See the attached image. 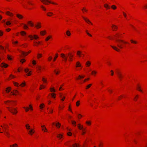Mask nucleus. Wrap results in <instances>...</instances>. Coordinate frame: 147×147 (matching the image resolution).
<instances>
[{"instance_id": "nucleus-10", "label": "nucleus", "mask_w": 147, "mask_h": 147, "mask_svg": "<svg viewBox=\"0 0 147 147\" xmlns=\"http://www.w3.org/2000/svg\"><path fill=\"white\" fill-rule=\"evenodd\" d=\"M4 133L5 135L8 137H9L10 136V134L7 131H6V130H4Z\"/></svg>"}, {"instance_id": "nucleus-14", "label": "nucleus", "mask_w": 147, "mask_h": 147, "mask_svg": "<svg viewBox=\"0 0 147 147\" xmlns=\"http://www.w3.org/2000/svg\"><path fill=\"white\" fill-rule=\"evenodd\" d=\"M4 127H3L2 125H1V126L4 129V130H6L7 129V127H8V125L5 124H4Z\"/></svg>"}, {"instance_id": "nucleus-44", "label": "nucleus", "mask_w": 147, "mask_h": 147, "mask_svg": "<svg viewBox=\"0 0 147 147\" xmlns=\"http://www.w3.org/2000/svg\"><path fill=\"white\" fill-rule=\"evenodd\" d=\"M26 85V83L25 82L22 83L21 84L20 86H21L22 87H23Z\"/></svg>"}, {"instance_id": "nucleus-5", "label": "nucleus", "mask_w": 147, "mask_h": 147, "mask_svg": "<svg viewBox=\"0 0 147 147\" xmlns=\"http://www.w3.org/2000/svg\"><path fill=\"white\" fill-rule=\"evenodd\" d=\"M4 102L7 105H13V104H14V101H10L9 100L7 101H5Z\"/></svg>"}, {"instance_id": "nucleus-1", "label": "nucleus", "mask_w": 147, "mask_h": 147, "mask_svg": "<svg viewBox=\"0 0 147 147\" xmlns=\"http://www.w3.org/2000/svg\"><path fill=\"white\" fill-rule=\"evenodd\" d=\"M116 40L118 42V44L117 45L118 47L121 49L123 48V46L121 44V43L125 44L127 43V42L124 41V40H122L117 39Z\"/></svg>"}, {"instance_id": "nucleus-55", "label": "nucleus", "mask_w": 147, "mask_h": 147, "mask_svg": "<svg viewBox=\"0 0 147 147\" xmlns=\"http://www.w3.org/2000/svg\"><path fill=\"white\" fill-rule=\"evenodd\" d=\"M44 105V104H42L40 105V109H42V108L43 107V106Z\"/></svg>"}, {"instance_id": "nucleus-8", "label": "nucleus", "mask_w": 147, "mask_h": 147, "mask_svg": "<svg viewBox=\"0 0 147 147\" xmlns=\"http://www.w3.org/2000/svg\"><path fill=\"white\" fill-rule=\"evenodd\" d=\"M1 67H4L5 68H6L8 66V65L7 64H5L4 63H2L1 64Z\"/></svg>"}, {"instance_id": "nucleus-9", "label": "nucleus", "mask_w": 147, "mask_h": 147, "mask_svg": "<svg viewBox=\"0 0 147 147\" xmlns=\"http://www.w3.org/2000/svg\"><path fill=\"white\" fill-rule=\"evenodd\" d=\"M111 47L113 48L114 50L117 51H119L120 50L118 48L116 47L111 46Z\"/></svg>"}, {"instance_id": "nucleus-54", "label": "nucleus", "mask_w": 147, "mask_h": 147, "mask_svg": "<svg viewBox=\"0 0 147 147\" xmlns=\"http://www.w3.org/2000/svg\"><path fill=\"white\" fill-rule=\"evenodd\" d=\"M138 95H136V97H135V98H134V100L136 101L137 100V98H138Z\"/></svg>"}, {"instance_id": "nucleus-30", "label": "nucleus", "mask_w": 147, "mask_h": 147, "mask_svg": "<svg viewBox=\"0 0 147 147\" xmlns=\"http://www.w3.org/2000/svg\"><path fill=\"white\" fill-rule=\"evenodd\" d=\"M10 147H16L18 146V145L16 144H15L10 146Z\"/></svg>"}, {"instance_id": "nucleus-60", "label": "nucleus", "mask_w": 147, "mask_h": 147, "mask_svg": "<svg viewBox=\"0 0 147 147\" xmlns=\"http://www.w3.org/2000/svg\"><path fill=\"white\" fill-rule=\"evenodd\" d=\"M13 91L14 92H15V94L17 95V93L18 94L19 93V92L17 90H13Z\"/></svg>"}, {"instance_id": "nucleus-12", "label": "nucleus", "mask_w": 147, "mask_h": 147, "mask_svg": "<svg viewBox=\"0 0 147 147\" xmlns=\"http://www.w3.org/2000/svg\"><path fill=\"white\" fill-rule=\"evenodd\" d=\"M34 131L32 129H30V130L28 132V134L32 135L34 133Z\"/></svg>"}, {"instance_id": "nucleus-51", "label": "nucleus", "mask_w": 147, "mask_h": 147, "mask_svg": "<svg viewBox=\"0 0 147 147\" xmlns=\"http://www.w3.org/2000/svg\"><path fill=\"white\" fill-rule=\"evenodd\" d=\"M51 95L52 96V97L53 98H55V94H54V93H52L51 94Z\"/></svg>"}, {"instance_id": "nucleus-13", "label": "nucleus", "mask_w": 147, "mask_h": 147, "mask_svg": "<svg viewBox=\"0 0 147 147\" xmlns=\"http://www.w3.org/2000/svg\"><path fill=\"white\" fill-rule=\"evenodd\" d=\"M82 17L86 22L88 23H90L91 24H92V23L91 22L89 21V20L85 18L84 17Z\"/></svg>"}, {"instance_id": "nucleus-59", "label": "nucleus", "mask_w": 147, "mask_h": 147, "mask_svg": "<svg viewBox=\"0 0 147 147\" xmlns=\"http://www.w3.org/2000/svg\"><path fill=\"white\" fill-rule=\"evenodd\" d=\"M41 7L44 11L46 10V9L45 8V7L43 5H41Z\"/></svg>"}, {"instance_id": "nucleus-57", "label": "nucleus", "mask_w": 147, "mask_h": 147, "mask_svg": "<svg viewBox=\"0 0 147 147\" xmlns=\"http://www.w3.org/2000/svg\"><path fill=\"white\" fill-rule=\"evenodd\" d=\"M11 23L9 21H7L6 22V24L7 25H10Z\"/></svg>"}, {"instance_id": "nucleus-3", "label": "nucleus", "mask_w": 147, "mask_h": 147, "mask_svg": "<svg viewBox=\"0 0 147 147\" xmlns=\"http://www.w3.org/2000/svg\"><path fill=\"white\" fill-rule=\"evenodd\" d=\"M7 108L13 114H16L17 113V111L15 108H12V109H9V107H7Z\"/></svg>"}, {"instance_id": "nucleus-7", "label": "nucleus", "mask_w": 147, "mask_h": 147, "mask_svg": "<svg viewBox=\"0 0 147 147\" xmlns=\"http://www.w3.org/2000/svg\"><path fill=\"white\" fill-rule=\"evenodd\" d=\"M68 55L69 57V61H72V58L73 55H72L71 54H70V53H69L68 54Z\"/></svg>"}, {"instance_id": "nucleus-4", "label": "nucleus", "mask_w": 147, "mask_h": 147, "mask_svg": "<svg viewBox=\"0 0 147 147\" xmlns=\"http://www.w3.org/2000/svg\"><path fill=\"white\" fill-rule=\"evenodd\" d=\"M77 54L78 56L80 57H83L84 55V54H83L81 51H77Z\"/></svg>"}, {"instance_id": "nucleus-38", "label": "nucleus", "mask_w": 147, "mask_h": 147, "mask_svg": "<svg viewBox=\"0 0 147 147\" xmlns=\"http://www.w3.org/2000/svg\"><path fill=\"white\" fill-rule=\"evenodd\" d=\"M51 91V92H55V90L53 88H50Z\"/></svg>"}, {"instance_id": "nucleus-17", "label": "nucleus", "mask_w": 147, "mask_h": 147, "mask_svg": "<svg viewBox=\"0 0 147 147\" xmlns=\"http://www.w3.org/2000/svg\"><path fill=\"white\" fill-rule=\"evenodd\" d=\"M20 52L22 53V55L24 56H25L27 55L28 54V53H27L24 52L22 51H21Z\"/></svg>"}, {"instance_id": "nucleus-58", "label": "nucleus", "mask_w": 147, "mask_h": 147, "mask_svg": "<svg viewBox=\"0 0 147 147\" xmlns=\"http://www.w3.org/2000/svg\"><path fill=\"white\" fill-rule=\"evenodd\" d=\"M38 58H39L42 57V55L41 54H38Z\"/></svg>"}, {"instance_id": "nucleus-22", "label": "nucleus", "mask_w": 147, "mask_h": 147, "mask_svg": "<svg viewBox=\"0 0 147 147\" xmlns=\"http://www.w3.org/2000/svg\"><path fill=\"white\" fill-rule=\"evenodd\" d=\"M73 147H79L80 146L78 144H75L73 145Z\"/></svg>"}, {"instance_id": "nucleus-53", "label": "nucleus", "mask_w": 147, "mask_h": 147, "mask_svg": "<svg viewBox=\"0 0 147 147\" xmlns=\"http://www.w3.org/2000/svg\"><path fill=\"white\" fill-rule=\"evenodd\" d=\"M34 38L35 39H37V38H38V36L37 35H34Z\"/></svg>"}, {"instance_id": "nucleus-37", "label": "nucleus", "mask_w": 147, "mask_h": 147, "mask_svg": "<svg viewBox=\"0 0 147 147\" xmlns=\"http://www.w3.org/2000/svg\"><path fill=\"white\" fill-rule=\"evenodd\" d=\"M71 122H72V124L73 125H74L75 126H76V122L75 121H71Z\"/></svg>"}, {"instance_id": "nucleus-29", "label": "nucleus", "mask_w": 147, "mask_h": 147, "mask_svg": "<svg viewBox=\"0 0 147 147\" xmlns=\"http://www.w3.org/2000/svg\"><path fill=\"white\" fill-rule=\"evenodd\" d=\"M20 33H21V34L22 36L24 35H25L26 34V33L25 32H24V31H21L20 32Z\"/></svg>"}, {"instance_id": "nucleus-63", "label": "nucleus", "mask_w": 147, "mask_h": 147, "mask_svg": "<svg viewBox=\"0 0 147 147\" xmlns=\"http://www.w3.org/2000/svg\"><path fill=\"white\" fill-rule=\"evenodd\" d=\"M84 76H81L80 75H79V77L80 78H84Z\"/></svg>"}, {"instance_id": "nucleus-64", "label": "nucleus", "mask_w": 147, "mask_h": 147, "mask_svg": "<svg viewBox=\"0 0 147 147\" xmlns=\"http://www.w3.org/2000/svg\"><path fill=\"white\" fill-rule=\"evenodd\" d=\"M24 71L26 72L27 73L29 71V69H25Z\"/></svg>"}, {"instance_id": "nucleus-48", "label": "nucleus", "mask_w": 147, "mask_h": 147, "mask_svg": "<svg viewBox=\"0 0 147 147\" xmlns=\"http://www.w3.org/2000/svg\"><path fill=\"white\" fill-rule=\"evenodd\" d=\"M80 101L78 100L77 101L76 103V105L77 106H78L80 105Z\"/></svg>"}, {"instance_id": "nucleus-2", "label": "nucleus", "mask_w": 147, "mask_h": 147, "mask_svg": "<svg viewBox=\"0 0 147 147\" xmlns=\"http://www.w3.org/2000/svg\"><path fill=\"white\" fill-rule=\"evenodd\" d=\"M45 5H48V3H52L53 4L57 5V4L53 2L49 1V0H40Z\"/></svg>"}, {"instance_id": "nucleus-47", "label": "nucleus", "mask_w": 147, "mask_h": 147, "mask_svg": "<svg viewBox=\"0 0 147 147\" xmlns=\"http://www.w3.org/2000/svg\"><path fill=\"white\" fill-rule=\"evenodd\" d=\"M58 57V55L57 54H56L55 56L54 57V59H53V61H55V60Z\"/></svg>"}, {"instance_id": "nucleus-40", "label": "nucleus", "mask_w": 147, "mask_h": 147, "mask_svg": "<svg viewBox=\"0 0 147 147\" xmlns=\"http://www.w3.org/2000/svg\"><path fill=\"white\" fill-rule=\"evenodd\" d=\"M137 90H139V91H140V92H142V90L140 89V87L139 86H138L137 87Z\"/></svg>"}, {"instance_id": "nucleus-52", "label": "nucleus", "mask_w": 147, "mask_h": 147, "mask_svg": "<svg viewBox=\"0 0 147 147\" xmlns=\"http://www.w3.org/2000/svg\"><path fill=\"white\" fill-rule=\"evenodd\" d=\"M7 58L9 60H10L12 59V58L9 55H7Z\"/></svg>"}, {"instance_id": "nucleus-23", "label": "nucleus", "mask_w": 147, "mask_h": 147, "mask_svg": "<svg viewBox=\"0 0 147 147\" xmlns=\"http://www.w3.org/2000/svg\"><path fill=\"white\" fill-rule=\"evenodd\" d=\"M53 14L52 12H49L47 13V15L49 16H51Z\"/></svg>"}, {"instance_id": "nucleus-33", "label": "nucleus", "mask_w": 147, "mask_h": 147, "mask_svg": "<svg viewBox=\"0 0 147 147\" xmlns=\"http://www.w3.org/2000/svg\"><path fill=\"white\" fill-rule=\"evenodd\" d=\"M40 33L41 34V35H45L46 33V32L45 31H41L40 32Z\"/></svg>"}, {"instance_id": "nucleus-39", "label": "nucleus", "mask_w": 147, "mask_h": 147, "mask_svg": "<svg viewBox=\"0 0 147 147\" xmlns=\"http://www.w3.org/2000/svg\"><path fill=\"white\" fill-rule=\"evenodd\" d=\"M51 38V36H48L47 38L45 39V40L46 41H47L48 40L50 39Z\"/></svg>"}, {"instance_id": "nucleus-6", "label": "nucleus", "mask_w": 147, "mask_h": 147, "mask_svg": "<svg viewBox=\"0 0 147 147\" xmlns=\"http://www.w3.org/2000/svg\"><path fill=\"white\" fill-rule=\"evenodd\" d=\"M61 57L63 58L64 61H66L67 59V57L64 54L61 53Z\"/></svg>"}, {"instance_id": "nucleus-50", "label": "nucleus", "mask_w": 147, "mask_h": 147, "mask_svg": "<svg viewBox=\"0 0 147 147\" xmlns=\"http://www.w3.org/2000/svg\"><path fill=\"white\" fill-rule=\"evenodd\" d=\"M86 33L88 35H89V36H91H91H92V35L91 34H89V33L88 32V31H87V30H86Z\"/></svg>"}, {"instance_id": "nucleus-56", "label": "nucleus", "mask_w": 147, "mask_h": 147, "mask_svg": "<svg viewBox=\"0 0 147 147\" xmlns=\"http://www.w3.org/2000/svg\"><path fill=\"white\" fill-rule=\"evenodd\" d=\"M24 25V29H26V28H28V26L26 24H23Z\"/></svg>"}, {"instance_id": "nucleus-61", "label": "nucleus", "mask_w": 147, "mask_h": 147, "mask_svg": "<svg viewBox=\"0 0 147 147\" xmlns=\"http://www.w3.org/2000/svg\"><path fill=\"white\" fill-rule=\"evenodd\" d=\"M23 108L25 109H26V112H28V109H28L27 108H26L25 107H23Z\"/></svg>"}, {"instance_id": "nucleus-28", "label": "nucleus", "mask_w": 147, "mask_h": 147, "mask_svg": "<svg viewBox=\"0 0 147 147\" xmlns=\"http://www.w3.org/2000/svg\"><path fill=\"white\" fill-rule=\"evenodd\" d=\"M37 68V70L38 71V72H39L40 71H41V67L40 66H38Z\"/></svg>"}, {"instance_id": "nucleus-24", "label": "nucleus", "mask_w": 147, "mask_h": 147, "mask_svg": "<svg viewBox=\"0 0 147 147\" xmlns=\"http://www.w3.org/2000/svg\"><path fill=\"white\" fill-rule=\"evenodd\" d=\"M66 34L67 36H69L71 35V33L70 31L69 30H67L66 32Z\"/></svg>"}, {"instance_id": "nucleus-46", "label": "nucleus", "mask_w": 147, "mask_h": 147, "mask_svg": "<svg viewBox=\"0 0 147 147\" xmlns=\"http://www.w3.org/2000/svg\"><path fill=\"white\" fill-rule=\"evenodd\" d=\"M130 41H131L132 43L136 44L137 43V42L136 41H134L132 40H130Z\"/></svg>"}, {"instance_id": "nucleus-21", "label": "nucleus", "mask_w": 147, "mask_h": 147, "mask_svg": "<svg viewBox=\"0 0 147 147\" xmlns=\"http://www.w3.org/2000/svg\"><path fill=\"white\" fill-rule=\"evenodd\" d=\"M104 7L107 9H109L110 8L109 6L107 4H105L104 5Z\"/></svg>"}, {"instance_id": "nucleus-32", "label": "nucleus", "mask_w": 147, "mask_h": 147, "mask_svg": "<svg viewBox=\"0 0 147 147\" xmlns=\"http://www.w3.org/2000/svg\"><path fill=\"white\" fill-rule=\"evenodd\" d=\"M111 8L115 10L116 9L117 7L115 5H113L111 6Z\"/></svg>"}, {"instance_id": "nucleus-42", "label": "nucleus", "mask_w": 147, "mask_h": 147, "mask_svg": "<svg viewBox=\"0 0 147 147\" xmlns=\"http://www.w3.org/2000/svg\"><path fill=\"white\" fill-rule=\"evenodd\" d=\"M78 128H79V129H80L82 130V129H83V126L82 125L78 126Z\"/></svg>"}, {"instance_id": "nucleus-36", "label": "nucleus", "mask_w": 147, "mask_h": 147, "mask_svg": "<svg viewBox=\"0 0 147 147\" xmlns=\"http://www.w3.org/2000/svg\"><path fill=\"white\" fill-rule=\"evenodd\" d=\"M28 24H30L31 26H33L34 25L31 22V21H28Z\"/></svg>"}, {"instance_id": "nucleus-31", "label": "nucleus", "mask_w": 147, "mask_h": 147, "mask_svg": "<svg viewBox=\"0 0 147 147\" xmlns=\"http://www.w3.org/2000/svg\"><path fill=\"white\" fill-rule=\"evenodd\" d=\"M118 76V78L119 79V80H121L122 79V78H123L122 75H119V76Z\"/></svg>"}, {"instance_id": "nucleus-19", "label": "nucleus", "mask_w": 147, "mask_h": 147, "mask_svg": "<svg viewBox=\"0 0 147 147\" xmlns=\"http://www.w3.org/2000/svg\"><path fill=\"white\" fill-rule=\"evenodd\" d=\"M57 138L60 139L62 137V135L61 134L57 135Z\"/></svg>"}, {"instance_id": "nucleus-26", "label": "nucleus", "mask_w": 147, "mask_h": 147, "mask_svg": "<svg viewBox=\"0 0 147 147\" xmlns=\"http://www.w3.org/2000/svg\"><path fill=\"white\" fill-rule=\"evenodd\" d=\"M6 13L9 16L13 15V14L12 13H10L9 11H7Z\"/></svg>"}, {"instance_id": "nucleus-11", "label": "nucleus", "mask_w": 147, "mask_h": 147, "mask_svg": "<svg viewBox=\"0 0 147 147\" xmlns=\"http://www.w3.org/2000/svg\"><path fill=\"white\" fill-rule=\"evenodd\" d=\"M112 27L113 31H115L117 28V26L114 25H112Z\"/></svg>"}, {"instance_id": "nucleus-25", "label": "nucleus", "mask_w": 147, "mask_h": 147, "mask_svg": "<svg viewBox=\"0 0 147 147\" xmlns=\"http://www.w3.org/2000/svg\"><path fill=\"white\" fill-rule=\"evenodd\" d=\"M61 124L59 123H56L55 124L56 126L58 128H59Z\"/></svg>"}, {"instance_id": "nucleus-35", "label": "nucleus", "mask_w": 147, "mask_h": 147, "mask_svg": "<svg viewBox=\"0 0 147 147\" xmlns=\"http://www.w3.org/2000/svg\"><path fill=\"white\" fill-rule=\"evenodd\" d=\"M115 36L116 37V38H118L120 37V35L119 34H116V35H115Z\"/></svg>"}, {"instance_id": "nucleus-15", "label": "nucleus", "mask_w": 147, "mask_h": 147, "mask_svg": "<svg viewBox=\"0 0 147 147\" xmlns=\"http://www.w3.org/2000/svg\"><path fill=\"white\" fill-rule=\"evenodd\" d=\"M42 127V130L44 131H47V130L46 128L45 127L44 125H42L41 126Z\"/></svg>"}, {"instance_id": "nucleus-27", "label": "nucleus", "mask_w": 147, "mask_h": 147, "mask_svg": "<svg viewBox=\"0 0 147 147\" xmlns=\"http://www.w3.org/2000/svg\"><path fill=\"white\" fill-rule=\"evenodd\" d=\"M81 65L80 64V63L79 62H77L76 63V67H81Z\"/></svg>"}, {"instance_id": "nucleus-62", "label": "nucleus", "mask_w": 147, "mask_h": 147, "mask_svg": "<svg viewBox=\"0 0 147 147\" xmlns=\"http://www.w3.org/2000/svg\"><path fill=\"white\" fill-rule=\"evenodd\" d=\"M25 61V60L24 59H22L21 60L20 62L22 63H23Z\"/></svg>"}, {"instance_id": "nucleus-43", "label": "nucleus", "mask_w": 147, "mask_h": 147, "mask_svg": "<svg viewBox=\"0 0 147 147\" xmlns=\"http://www.w3.org/2000/svg\"><path fill=\"white\" fill-rule=\"evenodd\" d=\"M13 84L15 86H17L18 87L19 86V84L16 82H13Z\"/></svg>"}, {"instance_id": "nucleus-34", "label": "nucleus", "mask_w": 147, "mask_h": 147, "mask_svg": "<svg viewBox=\"0 0 147 147\" xmlns=\"http://www.w3.org/2000/svg\"><path fill=\"white\" fill-rule=\"evenodd\" d=\"M26 127L27 129H30V126L28 124H27L26 125Z\"/></svg>"}, {"instance_id": "nucleus-41", "label": "nucleus", "mask_w": 147, "mask_h": 147, "mask_svg": "<svg viewBox=\"0 0 147 147\" xmlns=\"http://www.w3.org/2000/svg\"><path fill=\"white\" fill-rule=\"evenodd\" d=\"M86 123L88 125H90L91 124V122L90 121H86Z\"/></svg>"}, {"instance_id": "nucleus-45", "label": "nucleus", "mask_w": 147, "mask_h": 147, "mask_svg": "<svg viewBox=\"0 0 147 147\" xmlns=\"http://www.w3.org/2000/svg\"><path fill=\"white\" fill-rule=\"evenodd\" d=\"M42 81L44 83H47V80L44 78H42Z\"/></svg>"}, {"instance_id": "nucleus-49", "label": "nucleus", "mask_w": 147, "mask_h": 147, "mask_svg": "<svg viewBox=\"0 0 147 147\" xmlns=\"http://www.w3.org/2000/svg\"><path fill=\"white\" fill-rule=\"evenodd\" d=\"M92 84H89L86 86V89H88L91 86Z\"/></svg>"}, {"instance_id": "nucleus-20", "label": "nucleus", "mask_w": 147, "mask_h": 147, "mask_svg": "<svg viewBox=\"0 0 147 147\" xmlns=\"http://www.w3.org/2000/svg\"><path fill=\"white\" fill-rule=\"evenodd\" d=\"M35 27L37 28H38L41 27V26L40 23H37V25L35 26Z\"/></svg>"}, {"instance_id": "nucleus-18", "label": "nucleus", "mask_w": 147, "mask_h": 147, "mask_svg": "<svg viewBox=\"0 0 147 147\" xmlns=\"http://www.w3.org/2000/svg\"><path fill=\"white\" fill-rule=\"evenodd\" d=\"M16 16L18 18H19L20 19H21L22 18H23V17L22 16L20 15V14H17L16 15Z\"/></svg>"}, {"instance_id": "nucleus-16", "label": "nucleus", "mask_w": 147, "mask_h": 147, "mask_svg": "<svg viewBox=\"0 0 147 147\" xmlns=\"http://www.w3.org/2000/svg\"><path fill=\"white\" fill-rule=\"evenodd\" d=\"M91 64V63L89 61H87L86 63V67L89 66Z\"/></svg>"}]
</instances>
